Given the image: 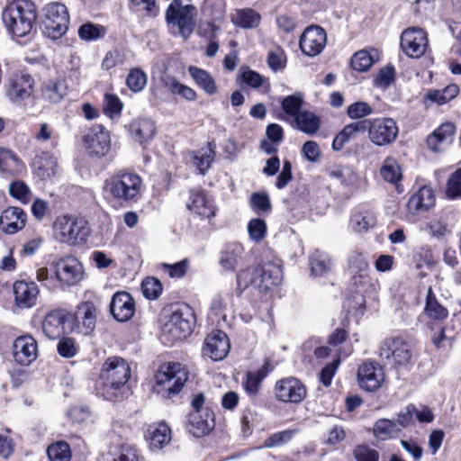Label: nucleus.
<instances>
[{
    "instance_id": "1",
    "label": "nucleus",
    "mask_w": 461,
    "mask_h": 461,
    "mask_svg": "<svg viewBox=\"0 0 461 461\" xmlns=\"http://www.w3.org/2000/svg\"><path fill=\"white\" fill-rule=\"evenodd\" d=\"M37 8L31 0H16L10 3L2 13L3 23L14 37L28 35L35 24Z\"/></svg>"
},
{
    "instance_id": "2",
    "label": "nucleus",
    "mask_w": 461,
    "mask_h": 461,
    "mask_svg": "<svg viewBox=\"0 0 461 461\" xmlns=\"http://www.w3.org/2000/svg\"><path fill=\"white\" fill-rule=\"evenodd\" d=\"M131 374V367L125 359L120 357H108L99 377L104 396L108 400L117 398L126 387Z\"/></svg>"
},
{
    "instance_id": "3",
    "label": "nucleus",
    "mask_w": 461,
    "mask_h": 461,
    "mask_svg": "<svg viewBox=\"0 0 461 461\" xmlns=\"http://www.w3.org/2000/svg\"><path fill=\"white\" fill-rule=\"evenodd\" d=\"M188 371L180 363L169 362L160 366L155 379L160 387L158 393L166 398H173L184 387L188 379Z\"/></svg>"
},
{
    "instance_id": "4",
    "label": "nucleus",
    "mask_w": 461,
    "mask_h": 461,
    "mask_svg": "<svg viewBox=\"0 0 461 461\" xmlns=\"http://www.w3.org/2000/svg\"><path fill=\"white\" fill-rule=\"evenodd\" d=\"M194 316L192 309L184 305L176 310L162 328V339L165 343L186 339L193 330Z\"/></svg>"
},
{
    "instance_id": "5",
    "label": "nucleus",
    "mask_w": 461,
    "mask_h": 461,
    "mask_svg": "<svg viewBox=\"0 0 461 461\" xmlns=\"http://www.w3.org/2000/svg\"><path fill=\"white\" fill-rule=\"evenodd\" d=\"M54 231L60 242L77 245L86 241L89 227L83 219L63 215L56 220Z\"/></svg>"
},
{
    "instance_id": "6",
    "label": "nucleus",
    "mask_w": 461,
    "mask_h": 461,
    "mask_svg": "<svg viewBox=\"0 0 461 461\" xmlns=\"http://www.w3.org/2000/svg\"><path fill=\"white\" fill-rule=\"evenodd\" d=\"M412 352L410 344L400 336L384 339L378 348V357L385 364L392 366L407 365Z\"/></svg>"
},
{
    "instance_id": "7",
    "label": "nucleus",
    "mask_w": 461,
    "mask_h": 461,
    "mask_svg": "<svg viewBox=\"0 0 461 461\" xmlns=\"http://www.w3.org/2000/svg\"><path fill=\"white\" fill-rule=\"evenodd\" d=\"M142 180L132 172L120 171L105 181V186L113 197L123 201L135 199L140 194Z\"/></svg>"
},
{
    "instance_id": "8",
    "label": "nucleus",
    "mask_w": 461,
    "mask_h": 461,
    "mask_svg": "<svg viewBox=\"0 0 461 461\" xmlns=\"http://www.w3.org/2000/svg\"><path fill=\"white\" fill-rule=\"evenodd\" d=\"M196 14L194 5L174 0L167 9L166 19L168 24L176 26L180 35L186 40L194 29Z\"/></svg>"
},
{
    "instance_id": "9",
    "label": "nucleus",
    "mask_w": 461,
    "mask_h": 461,
    "mask_svg": "<svg viewBox=\"0 0 461 461\" xmlns=\"http://www.w3.org/2000/svg\"><path fill=\"white\" fill-rule=\"evenodd\" d=\"M44 34L52 40L59 39L68 29L69 15L60 3H50L44 9Z\"/></svg>"
},
{
    "instance_id": "10",
    "label": "nucleus",
    "mask_w": 461,
    "mask_h": 461,
    "mask_svg": "<svg viewBox=\"0 0 461 461\" xmlns=\"http://www.w3.org/2000/svg\"><path fill=\"white\" fill-rule=\"evenodd\" d=\"M50 267L56 281L64 286L76 285L83 278V266L75 257L67 256L54 260L50 263Z\"/></svg>"
},
{
    "instance_id": "11",
    "label": "nucleus",
    "mask_w": 461,
    "mask_h": 461,
    "mask_svg": "<svg viewBox=\"0 0 461 461\" xmlns=\"http://www.w3.org/2000/svg\"><path fill=\"white\" fill-rule=\"evenodd\" d=\"M367 121L369 140L376 146L393 143L398 135V126L392 118L381 117Z\"/></svg>"
},
{
    "instance_id": "12",
    "label": "nucleus",
    "mask_w": 461,
    "mask_h": 461,
    "mask_svg": "<svg viewBox=\"0 0 461 461\" xmlns=\"http://www.w3.org/2000/svg\"><path fill=\"white\" fill-rule=\"evenodd\" d=\"M427 32L420 27H409L401 35V49L410 58L422 57L428 48Z\"/></svg>"
},
{
    "instance_id": "13",
    "label": "nucleus",
    "mask_w": 461,
    "mask_h": 461,
    "mask_svg": "<svg viewBox=\"0 0 461 461\" xmlns=\"http://www.w3.org/2000/svg\"><path fill=\"white\" fill-rule=\"evenodd\" d=\"M275 396L282 402L298 403L306 396V388L297 378L289 376L276 383Z\"/></svg>"
},
{
    "instance_id": "14",
    "label": "nucleus",
    "mask_w": 461,
    "mask_h": 461,
    "mask_svg": "<svg viewBox=\"0 0 461 461\" xmlns=\"http://www.w3.org/2000/svg\"><path fill=\"white\" fill-rule=\"evenodd\" d=\"M84 143L91 154L104 157L111 148L110 133L103 125L95 124L85 134Z\"/></svg>"
},
{
    "instance_id": "15",
    "label": "nucleus",
    "mask_w": 461,
    "mask_h": 461,
    "mask_svg": "<svg viewBox=\"0 0 461 461\" xmlns=\"http://www.w3.org/2000/svg\"><path fill=\"white\" fill-rule=\"evenodd\" d=\"M327 42L325 31L318 26L307 27L300 38V49L303 54L309 57H315L321 53Z\"/></svg>"
},
{
    "instance_id": "16",
    "label": "nucleus",
    "mask_w": 461,
    "mask_h": 461,
    "mask_svg": "<svg viewBox=\"0 0 461 461\" xmlns=\"http://www.w3.org/2000/svg\"><path fill=\"white\" fill-rule=\"evenodd\" d=\"M357 380L361 388L368 392L379 389L384 381L383 367L375 361H366L359 366Z\"/></svg>"
},
{
    "instance_id": "17",
    "label": "nucleus",
    "mask_w": 461,
    "mask_h": 461,
    "mask_svg": "<svg viewBox=\"0 0 461 461\" xmlns=\"http://www.w3.org/2000/svg\"><path fill=\"white\" fill-rule=\"evenodd\" d=\"M230 348L227 334L220 330H212L204 339L203 355L213 361L222 360Z\"/></svg>"
},
{
    "instance_id": "18",
    "label": "nucleus",
    "mask_w": 461,
    "mask_h": 461,
    "mask_svg": "<svg viewBox=\"0 0 461 461\" xmlns=\"http://www.w3.org/2000/svg\"><path fill=\"white\" fill-rule=\"evenodd\" d=\"M215 426L214 414L209 408L203 411H191L187 416L185 429L195 438L209 434Z\"/></svg>"
},
{
    "instance_id": "19",
    "label": "nucleus",
    "mask_w": 461,
    "mask_h": 461,
    "mask_svg": "<svg viewBox=\"0 0 461 461\" xmlns=\"http://www.w3.org/2000/svg\"><path fill=\"white\" fill-rule=\"evenodd\" d=\"M256 276L258 279L257 289L259 291H268L281 283L282 269L279 265L267 261L256 267Z\"/></svg>"
},
{
    "instance_id": "20",
    "label": "nucleus",
    "mask_w": 461,
    "mask_h": 461,
    "mask_svg": "<svg viewBox=\"0 0 461 461\" xmlns=\"http://www.w3.org/2000/svg\"><path fill=\"white\" fill-rule=\"evenodd\" d=\"M110 312L116 321H128L135 312L134 299L127 292H117L112 297Z\"/></svg>"
},
{
    "instance_id": "21",
    "label": "nucleus",
    "mask_w": 461,
    "mask_h": 461,
    "mask_svg": "<svg viewBox=\"0 0 461 461\" xmlns=\"http://www.w3.org/2000/svg\"><path fill=\"white\" fill-rule=\"evenodd\" d=\"M14 360L23 366L30 365L37 357V341L30 335L17 338L13 345Z\"/></svg>"
},
{
    "instance_id": "22",
    "label": "nucleus",
    "mask_w": 461,
    "mask_h": 461,
    "mask_svg": "<svg viewBox=\"0 0 461 461\" xmlns=\"http://www.w3.org/2000/svg\"><path fill=\"white\" fill-rule=\"evenodd\" d=\"M39 294V287L33 281L19 280L14 284V301L21 309H29L36 305Z\"/></svg>"
},
{
    "instance_id": "23",
    "label": "nucleus",
    "mask_w": 461,
    "mask_h": 461,
    "mask_svg": "<svg viewBox=\"0 0 461 461\" xmlns=\"http://www.w3.org/2000/svg\"><path fill=\"white\" fill-rule=\"evenodd\" d=\"M456 126L449 122L442 123L427 139V144L430 150L440 152L453 141Z\"/></svg>"
},
{
    "instance_id": "24",
    "label": "nucleus",
    "mask_w": 461,
    "mask_h": 461,
    "mask_svg": "<svg viewBox=\"0 0 461 461\" xmlns=\"http://www.w3.org/2000/svg\"><path fill=\"white\" fill-rule=\"evenodd\" d=\"M244 248L239 242L225 244L219 254V265L224 271H234L242 261Z\"/></svg>"
},
{
    "instance_id": "25",
    "label": "nucleus",
    "mask_w": 461,
    "mask_h": 461,
    "mask_svg": "<svg viewBox=\"0 0 461 461\" xmlns=\"http://www.w3.org/2000/svg\"><path fill=\"white\" fill-rule=\"evenodd\" d=\"M128 131L135 141L144 146L156 133L155 122L147 118H138L128 125Z\"/></svg>"
},
{
    "instance_id": "26",
    "label": "nucleus",
    "mask_w": 461,
    "mask_h": 461,
    "mask_svg": "<svg viewBox=\"0 0 461 461\" xmlns=\"http://www.w3.org/2000/svg\"><path fill=\"white\" fill-rule=\"evenodd\" d=\"M26 214L19 207H9L0 216V226L7 234L16 233L25 226Z\"/></svg>"
},
{
    "instance_id": "27",
    "label": "nucleus",
    "mask_w": 461,
    "mask_h": 461,
    "mask_svg": "<svg viewBox=\"0 0 461 461\" xmlns=\"http://www.w3.org/2000/svg\"><path fill=\"white\" fill-rule=\"evenodd\" d=\"M435 204V194L431 187L424 185L409 199L407 207L412 214L427 212Z\"/></svg>"
},
{
    "instance_id": "28",
    "label": "nucleus",
    "mask_w": 461,
    "mask_h": 461,
    "mask_svg": "<svg viewBox=\"0 0 461 461\" xmlns=\"http://www.w3.org/2000/svg\"><path fill=\"white\" fill-rule=\"evenodd\" d=\"M95 312V305L90 302H85L77 307L76 321L80 333L89 335L94 331L96 322Z\"/></svg>"
},
{
    "instance_id": "29",
    "label": "nucleus",
    "mask_w": 461,
    "mask_h": 461,
    "mask_svg": "<svg viewBox=\"0 0 461 461\" xmlns=\"http://www.w3.org/2000/svg\"><path fill=\"white\" fill-rule=\"evenodd\" d=\"M26 169L25 164L11 149L0 147V173L6 176H18Z\"/></svg>"
},
{
    "instance_id": "30",
    "label": "nucleus",
    "mask_w": 461,
    "mask_h": 461,
    "mask_svg": "<svg viewBox=\"0 0 461 461\" xmlns=\"http://www.w3.org/2000/svg\"><path fill=\"white\" fill-rule=\"evenodd\" d=\"M187 208L202 219H210L215 214L213 204L206 199L203 191L199 189L190 190Z\"/></svg>"
},
{
    "instance_id": "31",
    "label": "nucleus",
    "mask_w": 461,
    "mask_h": 461,
    "mask_svg": "<svg viewBox=\"0 0 461 461\" xmlns=\"http://www.w3.org/2000/svg\"><path fill=\"white\" fill-rule=\"evenodd\" d=\"M33 78L29 75L16 77L10 80L7 95L14 102L27 99L32 93Z\"/></svg>"
},
{
    "instance_id": "32",
    "label": "nucleus",
    "mask_w": 461,
    "mask_h": 461,
    "mask_svg": "<svg viewBox=\"0 0 461 461\" xmlns=\"http://www.w3.org/2000/svg\"><path fill=\"white\" fill-rule=\"evenodd\" d=\"M66 315L61 311L49 312L42 322L43 333L50 339L60 337L65 331Z\"/></svg>"
},
{
    "instance_id": "33",
    "label": "nucleus",
    "mask_w": 461,
    "mask_h": 461,
    "mask_svg": "<svg viewBox=\"0 0 461 461\" xmlns=\"http://www.w3.org/2000/svg\"><path fill=\"white\" fill-rule=\"evenodd\" d=\"M231 299L230 294H219L213 296L209 312V318L212 323L220 324L221 321H227L226 312L231 304Z\"/></svg>"
},
{
    "instance_id": "34",
    "label": "nucleus",
    "mask_w": 461,
    "mask_h": 461,
    "mask_svg": "<svg viewBox=\"0 0 461 461\" xmlns=\"http://www.w3.org/2000/svg\"><path fill=\"white\" fill-rule=\"evenodd\" d=\"M380 175L384 181L394 185L399 193L402 192V189L400 188V181L402 176V169L395 158L392 157L384 158L380 168Z\"/></svg>"
},
{
    "instance_id": "35",
    "label": "nucleus",
    "mask_w": 461,
    "mask_h": 461,
    "mask_svg": "<svg viewBox=\"0 0 461 461\" xmlns=\"http://www.w3.org/2000/svg\"><path fill=\"white\" fill-rule=\"evenodd\" d=\"M294 127L308 134L314 135L321 127L320 118L312 112L303 110L294 119Z\"/></svg>"
},
{
    "instance_id": "36",
    "label": "nucleus",
    "mask_w": 461,
    "mask_h": 461,
    "mask_svg": "<svg viewBox=\"0 0 461 461\" xmlns=\"http://www.w3.org/2000/svg\"><path fill=\"white\" fill-rule=\"evenodd\" d=\"M374 437L380 441L389 440L397 438L401 429L395 421L389 419L377 420L372 429Z\"/></svg>"
},
{
    "instance_id": "37",
    "label": "nucleus",
    "mask_w": 461,
    "mask_h": 461,
    "mask_svg": "<svg viewBox=\"0 0 461 461\" xmlns=\"http://www.w3.org/2000/svg\"><path fill=\"white\" fill-rule=\"evenodd\" d=\"M260 21V14L250 8L237 9L231 14V22L242 29L256 28Z\"/></svg>"
},
{
    "instance_id": "38",
    "label": "nucleus",
    "mask_w": 461,
    "mask_h": 461,
    "mask_svg": "<svg viewBox=\"0 0 461 461\" xmlns=\"http://www.w3.org/2000/svg\"><path fill=\"white\" fill-rule=\"evenodd\" d=\"M68 86L63 80H50L42 86L41 96L44 100L57 104L67 95Z\"/></svg>"
},
{
    "instance_id": "39",
    "label": "nucleus",
    "mask_w": 461,
    "mask_h": 461,
    "mask_svg": "<svg viewBox=\"0 0 461 461\" xmlns=\"http://www.w3.org/2000/svg\"><path fill=\"white\" fill-rule=\"evenodd\" d=\"M148 437L151 448L161 449L171 439V431L169 427L162 422L158 425L150 426L148 429Z\"/></svg>"
},
{
    "instance_id": "40",
    "label": "nucleus",
    "mask_w": 461,
    "mask_h": 461,
    "mask_svg": "<svg viewBox=\"0 0 461 461\" xmlns=\"http://www.w3.org/2000/svg\"><path fill=\"white\" fill-rule=\"evenodd\" d=\"M36 175L42 180L50 178L56 174L57 159L47 153L33 161Z\"/></svg>"
},
{
    "instance_id": "41",
    "label": "nucleus",
    "mask_w": 461,
    "mask_h": 461,
    "mask_svg": "<svg viewBox=\"0 0 461 461\" xmlns=\"http://www.w3.org/2000/svg\"><path fill=\"white\" fill-rule=\"evenodd\" d=\"M424 312L429 319L437 321L444 320L448 315L447 309L438 303L431 286L427 292Z\"/></svg>"
},
{
    "instance_id": "42",
    "label": "nucleus",
    "mask_w": 461,
    "mask_h": 461,
    "mask_svg": "<svg viewBox=\"0 0 461 461\" xmlns=\"http://www.w3.org/2000/svg\"><path fill=\"white\" fill-rule=\"evenodd\" d=\"M349 268L355 274L352 280L356 285L365 283L367 276L368 263L366 257L360 253H354L349 258Z\"/></svg>"
},
{
    "instance_id": "43",
    "label": "nucleus",
    "mask_w": 461,
    "mask_h": 461,
    "mask_svg": "<svg viewBox=\"0 0 461 461\" xmlns=\"http://www.w3.org/2000/svg\"><path fill=\"white\" fill-rule=\"evenodd\" d=\"M188 72L195 83L207 94L213 95L216 93L215 82L206 70L196 67H190Z\"/></svg>"
},
{
    "instance_id": "44",
    "label": "nucleus",
    "mask_w": 461,
    "mask_h": 461,
    "mask_svg": "<svg viewBox=\"0 0 461 461\" xmlns=\"http://www.w3.org/2000/svg\"><path fill=\"white\" fill-rule=\"evenodd\" d=\"M353 230L357 232H366L376 224V217L372 212H357L351 217Z\"/></svg>"
},
{
    "instance_id": "45",
    "label": "nucleus",
    "mask_w": 461,
    "mask_h": 461,
    "mask_svg": "<svg viewBox=\"0 0 461 461\" xmlns=\"http://www.w3.org/2000/svg\"><path fill=\"white\" fill-rule=\"evenodd\" d=\"M303 96L301 93H294V95L285 96L281 99V107L284 113L293 118V120L303 110Z\"/></svg>"
},
{
    "instance_id": "46",
    "label": "nucleus",
    "mask_w": 461,
    "mask_h": 461,
    "mask_svg": "<svg viewBox=\"0 0 461 461\" xmlns=\"http://www.w3.org/2000/svg\"><path fill=\"white\" fill-rule=\"evenodd\" d=\"M330 266L331 259L330 257L319 249H316L310 258V267L312 273L314 276H321L325 274L330 269Z\"/></svg>"
},
{
    "instance_id": "47",
    "label": "nucleus",
    "mask_w": 461,
    "mask_h": 461,
    "mask_svg": "<svg viewBox=\"0 0 461 461\" xmlns=\"http://www.w3.org/2000/svg\"><path fill=\"white\" fill-rule=\"evenodd\" d=\"M47 455L50 461H69L71 450L65 441H58L49 446Z\"/></svg>"
},
{
    "instance_id": "48",
    "label": "nucleus",
    "mask_w": 461,
    "mask_h": 461,
    "mask_svg": "<svg viewBox=\"0 0 461 461\" xmlns=\"http://www.w3.org/2000/svg\"><path fill=\"white\" fill-rule=\"evenodd\" d=\"M214 159V150L212 143H208L206 148L201 149L194 155V163L202 174L210 167Z\"/></svg>"
},
{
    "instance_id": "49",
    "label": "nucleus",
    "mask_w": 461,
    "mask_h": 461,
    "mask_svg": "<svg viewBox=\"0 0 461 461\" xmlns=\"http://www.w3.org/2000/svg\"><path fill=\"white\" fill-rule=\"evenodd\" d=\"M126 85L134 93L141 92L147 85V75L139 68H132L127 76Z\"/></svg>"
},
{
    "instance_id": "50",
    "label": "nucleus",
    "mask_w": 461,
    "mask_h": 461,
    "mask_svg": "<svg viewBox=\"0 0 461 461\" xmlns=\"http://www.w3.org/2000/svg\"><path fill=\"white\" fill-rule=\"evenodd\" d=\"M258 282V276H256V268H247L240 271L237 275V292L240 294L245 289L250 285L257 288V283Z\"/></svg>"
},
{
    "instance_id": "51",
    "label": "nucleus",
    "mask_w": 461,
    "mask_h": 461,
    "mask_svg": "<svg viewBox=\"0 0 461 461\" xmlns=\"http://www.w3.org/2000/svg\"><path fill=\"white\" fill-rule=\"evenodd\" d=\"M143 295L149 300H156L163 291L161 282L153 276L146 277L141 283Z\"/></svg>"
},
{
    "instance_id": "52",
    "label": "nucleus",
    "mask_w": 461,
    "mask_h": 461,
    "mask_svg": "<svg viewBox=\"0 0 461 461\" xmlns=\"http://www.w3.org/2000/svg\"><path fill=\"white\" fill-rule=\"evenodd\" d=\"M267 223L262 219H251L248 223V232L249 239L256 243H258L265 239L267 235Z\"/></svg>"
},
{
    "instance_id": "53",
    "label": "nucleus",
    "mask_w": 461,
    "mask_h": 461,
    "mask_svg": "<svg viewBox=\"0 0 461 461\" xmlns=\"http://www.w3.org/2000/svg\"><path fill=\"white\" fill-rule=\"evenodd\" d=\"M105 34V29L101 25L91 23L81 25L78 29V35L84 41H95Z\"/></svg>"
},
{
    "instance_id": "54",
    "label": "nucleus",
    "mask_w": 461,
    "mask_h": 461,
    "mask_svg": "<svg viewBox=\"0 0 461 461\" xmlns=\"http://www.w3.org/2000/svg\"><path fill=\"white\" fill-rule=\"evenodd\" d=\"M374 63V58L366 50H359L351 59V67L354 70L364 72L368 70Z\"/></svg>"
},
{
    "instance_id": "55",
    "label": "nucleus",
    "mask_w": 461,
    "mask_h": 461,
    "mask_svg": "<svg viewBox=\"0 0 461 461\" xmlns=\"http://www.w3.org/2000/svg\"><path fill=\"white\" fill-rule=\"evenodd\" d=\"M9 194L12 197L23 203H29L31 198V190L29 186L21 180H16L10 184Z\"/></svg>"
},
{
    "instance_id": "56",
    "label": "nucleus",
    "mask_w": 461,
    "mask_h": 461,
    "mask_svg": "<svg viewBox=\"0 0 461 461\" xmlns=\"http://www.w3.org/2000/svg\"><path fill=\"white\" fill-rule=\"evenodd\" d=\"M265 376L266 374L262 370L249 372L244 383L246 392L250 395H256L259 392L261 383Z\"/></svg>"
},
{
    "instance_id": "57",
    "label": "nucleus",
    "mask_w": 461,
    "mask_h": 461,
    "mask_svg": "<svg viewBox=\"0 0 461 461\" xmlns=\"http://www.w3.org/2000/svg\"><path fill=\"white\" fill-rule=\"evenodd\" d=\"M126 57L122 50L119 49H113L105 54L102 61V68L104 70H110L116 66L122 65Z\"/></svg>"
},
{
    "instance_id": "58",
    "label": "nucleus",
    "mask_w": 461,
    "mask_h": 461,
    "mask_svg": "<svg viewBox=\"0 0 461 461\" xmlns=\"http://www.w3.org/2000/svg\"><path fill=\"white\" fill-rule=\"evenodd\" d=\"M446 194L450 199L461 198V168L452 173L447 180Z\"/></svg>"
},
{
    "instance_id": "59",
    "label": "nucleus",
    "mask_w": 461,
    "mask_h": 461,
    "mask_svg": "<svg viewBox=\"0 0 461 461\" xmlns=\"http://www.w3.org/2000/svg\"><path fill=\"white\" fill-rule=\"evenodd\" d=\"M373 113V108L366 102L358 101L351 104L347 110V114L350 119H363Z\"/></svg>"
},
{
    "instance_id": "60",
    "label": "nucleus",
    "mask_w": 461,
    "mask_h": 461,
    "mask_svg": "<svg viewBox=\"0 0 461 461\" xmlns=\"http://www.w3.org/2000/svg\"><path fill=\"white\" fill-rule=\"evenodd\" d=\"M58 353L66 358L73 357L78 351V347L72 338L63 337L57 344Z\"/></svg>"
},
{
    "instance_id": "61",
    "label": "nucleus",
    "mask_w": 461,
    "mask_h": 461,
    "mask_svg": "<svg viewBox=\"0 0 461 461\" xmlns=\"http://www.w3.org/2000/svg\"><path fill=\"white\" fill-rule=\"evenodd\" d=\"M249 203L257 212H268L271 211V203L267 194L254 193L250 196Z\"/></svg>"
},
{
    "instance_id": "62",
    "label": "nucleus",
    "mask_w": 461,
    "mask_h": 461,
    "mask_svg": "<svg viewBox=\"0 0 461 461\" xmlns=\"http://www.w3.org/2000/svg\"><path fill=\"white\" fill-rule=\"evenodd\" d=\"M122 103L113 94H106L104 99V112L106 115L113 118L121 113Z\"/></svg>"
},
{
    "instance_id": "63",
    "label": "nucleus",
    "mask_w": 461,
    "mask_h": 461,
    "mask_svg": "<svg viewBox=\"0 0 461 461\" xmlns=\"http://www.w3.org/2000/svg\"><path fill=\"white\" fill-rule=\"evenodd\" d=\"M294 430H283L274 433L265 440L264 446L266 447H276L288 443L294 437Z\"/></svg>"
},
{
    "instance_id": "64",
    "label": "nucleus",
    "mask_w": 461,
    "mask_h": 461,
    "mask_svg": "<svg viewBox=\"0 0 461 461\" xmlns=\"http://www.w3.org/2000/svg\"><path fill=\"white\" fill-rule=\"evenodd\" d=\"M366 131H367V121L362 120L346 125L340 133L348 141L356 139L358 133H364Z\"/></svg>"
}]
</instances>
